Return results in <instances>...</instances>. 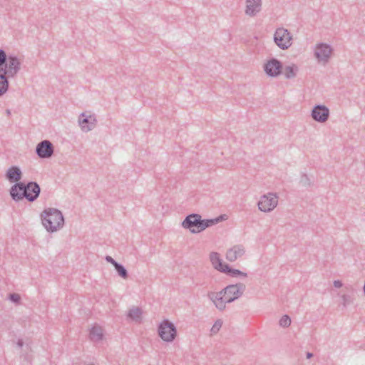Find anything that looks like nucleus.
<instances>
[{"label":"nucleus","mask_w":365,"mask_h":365,"mask_svg":"<svg viewBox=\"0 0 365 365\" xmlns=\"http://www.w3.org/2000/svg\"><path fill=\"white\" fill-rule=\"evenodd\" d=\"M16 344H17V346L19 348H22V346H24V341H23V339H18Z\"/></svg>","instance_id":"2f4dec72"},{"label":"nucleus","mask_w":365,"mask_h":365,"mask_svg":"<svg viewBox=\"0 0 365 365\" xmlns=\"http://www.w3.org/2000/svg\"><path fill=\"white\" fill-rule=\"evenodd\" d=\"M23 173L20 168L17 165H12L9 167L5 174V178L12 183H17L21 182Z\"/></svg>","instance_id":"4468645a"},{"label":"nucleus","mask_w":365,"mask_h":365,"mask_svg":"<svg viewBox=\"0 0 365 365\" xmlns=\"http://www.w3.org/2000/svg\"><path fill=\"white\" fill-rule=\"evenodd\" d=\"M78 123L83 131L88 132L96 127L97 120L95 115H86L83 113L78 118Z\"/></svg>","instance_id":"ddd939ff"},{"label":"nucleus","mask_w":365,"mask_h":365,"mask_svg":"<svg viewBox=\"0 0 365 365\" xmlns=\"http://www.w3.org/2000/svg\"><path fill=\"white\" fill-rule=\"evenodd\" d=\"M90 338L93 341H101L103 338V333L101 327L98 326L93 327L90 330Z\"/></svg>","instance_id":"4be33fe9"},{"label":"nucleus","mask_w":365,"mask_h":365,"mask_svg":"<svg viewBox=\"0 0 365 365\" xmlns=\"http://www.w3.org/2000/svg\"><path fill=\"white\" fill-rule=\"evenodd\" d=\"M222 326V321L221 319H217L215 322V324H213V326L212 327V328L210 329L211 333L217 334L220 331Z\"/></svg>","instance_id":"cd10ccee"},{"label":"nucleus","mask_w":365,"mask_h":365,"mask_svg":"<svg viewBox=\"0 0 365 365\" xmlns=\"http://www.w3.org/2000/svg\"><path fill=\"white\" fill-rule=\"evenodd\" d=\"M313 356H314V355H313V354H312V353H311V352H307V353H306V357H307V359H311L312 357H313Z\"/></svg>","instance_id":"473e14b6"},{"label":"nucleus","mask_w":365,"mask_h":365,"mask_svg":"<svg viewBox=\"0 0 365 365\" xmlns=\"http://www.w3.org/2000/svg\"><path fill=\"white\" fill-rule=\"evenodd\" d=\"M279 324L282 327H288L291 324V318L285 314L279 319Z\"/></svg>","instance_id":"a878e982"},{"label":"nucleus","mask_w":365,"mask_h":365,"mask_svg":"<svg viewBox=\"0 0 365 365\" xmlns=\"http://www.w3.org/2000/svg\"><path fill=\"white\" fill-rule=\"evenodd\" d=\"M277 198L276 194L272 192L262 196L257 203L259 210L264 212L273 210L277 205Z\"/></svg>","instance_id":"1a4fd4ad"},{"label":"nucleus","mask_w":365,"mask_h":365,"mask_svg":"<svg viewBox=\"0 0 365 365\" xmlns=\"http://www.w3.org/2000/svg\"><path fill=\"white\" fill-rule=\"evenodd\" d=\"M9 299L14 303L15 304H19L21 303V296L17 293H11L8 297Z\"/></svg>","instance_id":"bb28decb"},{"label":"nucleus","mask_w":365,"mask_h":365,"mask_svg":"<svg viewBox=\"0 0 365 365\" xmlns=\"http://www.w3.org/2000/svg\"><path fill=\"white\" fill-rule=\"evenodd\" d=\"M158 336L165 342H173L177 336V329L170 320L163 319L158 326Z\"/></svg>","instance_id":"39448f33"},{"label":"nucleus","mask_w":365,"mask_h":365,"mask_svg":"<svg viewBox=\"0 0 365 365\" xmlns=\"http://www.w3.org/2000/svg\"><path fill=\"white\" fill-rule=\"evenodd\" d=\"M8 61V55L5 50L0 48V69H2L4 66L6 65Z\"/></svg>","instance_id":"393cba45"},{"label":"nucleus","mask_w":365,"mask_h":365,"mask_svg":"<svg viewBox=\"0 0 365 365\" xmlns=\"http://www.w3.org/2000/svg\"><path fill=\"white\" fill-rule=\"evenodd\" d=\"M341 298H342V304H343L344 307H346L347 304H350V302H351L350 296H349L347 294H344V295H342Z\"/></svg>","instance_id":"c85d7f7f"},{"label":"nucleus","mask_w":365,"mask_h":365,"mask_svg":"<svg viewBox=\"0 0 365 365\" xmlns=\"http://www.w3.org/2000/svg\"><path fill=\"white\" fill-rule=\"evenodd\" d=\"M299 184L302 187H309L312 185L313 182L307 174H302L299 180Z\"/></svg>","instance_id":"b1692460"},{"label":"nucleus","mask_w":365,"mask_h":365,"mask_svg":"<svg viewBox=\"0 0 365 365\" xmlns=\"http://www.w3.org/2000/svg\"><path fill=\"white\" fill-rule=\"evenodd\" d=\"M227 219L226 215H220L211 219H202V216L197 213H192L185 217L182 222V227L189 230L192 234L200 233L205 229L217 225Z\"/></svg>","instance_id":"7ed1b4c3"},{"label":"nucleus","mask_w":365,"mask_h":365,"mask_svg":"<svg viewBox=\"0 0 365 365\" xmlns=\"http://www.w3.org/2000/svg\"><path fill=\"white\" fill-rule=\"evenodd\" d=\"M299 71L298 66L295 64L286 66L283 68V73L287 79H292L297 76Z\"/></svg>","instance_id":"412c9836"},{"label":"nucleus","mask_w":365,"mask_h":365,"mask_svg":"<svg viewBox=\"0 0 365 365\" xmlns=\"http://www.w3.org/2000/svg\"><path fill=\"white\" fill-rule=\"evenodd\" d=\"M246 286L242 283L230 284L218 292H210L207 296L215 304L217 309L222 311L227 303H232L239 299L244 293Z\"/></svg>","instance_id":"f257e3e1"},{"label":"nucleus","mask_w":365,"mask_h":365,"mask_svg":"<svg viewBox=\"0 0 365 365\" xmlns=\"http://www.w3.org/2000/svg\"><path fill=\"white\" fill-rule=\"evenodd\" d=\"M105 259L112 264L113 265V267H115V264H118V262L117 261H115L112 257L109 256V255H107L106 257H105Z\"/></svg>","instance_id":"c756f323"},{"label":"nucleus","mask_w":365,"mask_h":365,"mask_svg":"<svg viewBox=\"0 0 365 365\" xmlns=\"http://www.w3.org/2000/svg\"><path fill=\"white\" fill-rule=\"evenodd\" d=\"M21 62L19 57L14 54L8 55V61L0 72H3L10 78H14L21 70Z\"/></svg>","instance_id":"0eeeda50"},{"label":"nucleus","mask_w":365,"mask_h":365,"mask_svg":"<svg viewBox=\"0 0 365 365\" xmlns=\"http://www.w3.org/2000/svg\"><path fill=\"white\" fill-rule=\"evenodd\" d=\"M142 314L143 311L141 308L134 307L128 311L127 317L135 322H140L142 319Z\"/></svg>","instance_id":"6ab92c4d"},{"label":"nucleus","mask_w":365,"mask_h":365,"mask_svg":"<svg viewBox=\"0 0 365 365\" xmlns=\"http://www.w3.org/2000/svg\"><path fill=\"white\" fill-rule=\"evenodd\" d=\"M41 193V187L36 181L19 182L14 184L9 194L11 199L18 202L26 199L29 202L36 201Z\"/></svg>","instance_id":"f03ea898"},{"label":"nucleus","mask_w":365,"mask_h":365,"mask_svg":"<svg viewBox=\"0 0 365 365\" xmlns=\"http://www.w3.org/2000/svg\"><path fill=\"white\" fill-rule=\"evenodd\" d=\"M332 51L330 45L326 43H319L316 46L314 56L319 61L327 63L330 58Z\"/></svg>","instance_id":"f8f14e48"},{"label":"nucleus","mask_w":365,"mask_h":365,"mask_svg":"<svg viewBox=\"0 0 365 365\" xmlns=\"http://www.w3.org/2000/svg\"><path fill=\"white\" fill-rule=\"evenodd\" d=\"M311 116L318 123H324L329 118V109L324 105H316L312 110Z\"/></svg>","instance_id":"9b49d317"},{"label":"nucleus","mask_w":365,"mask_h":365,"mask_svg":"<svg viewBox=\"0 0 365 365\" xmlns=\"http://www.w3.org/2000/svg\"><path fill=\"white\" fill-rule=\"evenodd\" d=\"M210 259L212 262L213 267L218 270L219 272L222 273V270L225 266L228 265V264L224 263L220 258V254L215 252H212L210 254Z\"/></svg>","instance_id":"f3484780"},{"label":"nucleus","mask_w":365,"mask_h":365,"mask_svg":"<svg viewBox=\"0 0 365 365\" xmlns=\"http://www.w3.org/2000/svg\"><path fill=\"white\" fill-rule=\"evenodd\" d=\"M54 152V147L48 140H43L38 143L36 147V153L41 159L50 158Z\"/></svg>","instance_id":"9d476101"},{"label":"nucleus","mask_w":365,"mask_h":365,"mask_svg":"<svg viewBox=\"0 0 365 365\" xmlns=\"http://www.w3.org/2000/svg\"><path fill=\"white\" fill-rule=\"evenodd\" d=\"M114 267L118 274L120 277L123 279H127L128 277V272L124 265L118 262V264H115Z\"/></svg>","instance_id":"5701e85b"},{"label":"nucleus","mask_w":365,"mask_h":365,"mask_svg":"<svg viewBox=\"0 0 365 365\" xmlns=\"http://www.w3.org/2000/svg\"><path fill=\"white\" fill-rule=\"evenodd\" d=\"M6 113L7 115H11V110L9 109H6Z\"/></svg>","instance_id":"72a5a7b5"},{"label":"nucleus","mask_w":365,"mask_h":365,"mask_svg":"<svg viewBox=\"0 0 365 365\" xmlns=\"http://www.w3.org/2000/svg\"><path fill=\"white\" fill-rule=\"evenodd\" d=\"M245 252V251L242 245H235L227 251L226 259L229 262H233L239 257H241L242 255H244Z\"/></svg>","instance_id":"dca6fc26"},{"label":"nucleus","mask_w":365,"mask_h":365,"mask_svg":"<svg viewBox=\"0 0 365 365\" xmlns=\"http://www.w3.org/2000/svg\"><path fill=\"white\" fill-rule=\"evenodd\" d=\"M292 36L286 29L278 28L274 34V41L281 49L285 50L292 46Z\"/></svg>","instance_id":"423d86ee"},{"label":"nucleus","mask_w":365,"mask_h":365,"mask_svg":"<svg viewBox=\"0 0 365 365\" xmlns=\"http://www.w3.org/2000/svg\"><path fill=\"white\" fill-rule=\"evenodd\" d=\"M10 77L0 72V96L4 95L9 90Z\"/></svg>","instance_id":"aec40b11"},{"label":"nucleus","mask_w":365,"mask_h":365,"mask_svg":"<svg viewBox=\"0 0 365 365\" xmlns=\"http://www.w3.org/2000/svg\"><path fill=\"white\" fill-rule=\"evenodd\" d=\"M333 284L336 288H340L343 286V283L340 280H334Z\"/></svg>","instance_id":"7c9ffc66"},{"label":"nucleus","mask_w":365,"mask_h":365,"mask_svg":"<svg viewBox=\"0 0 365 365\" xmlns=\"http://www.w3.org/2000/svg\"><path fill=\"white\" fill-rule=\"evenodd\" d=\"M222 273H225L231 277H246L247 276V273L243 272L240 269L232 268L229 264L225 267L222 270Z\"/></svg>","instance_id":"a211bd4d"},{"label":"nucleus","mask_w":365,"mask_h":365,"mask_svg":"<svg viewBox=\"0 0 365 365\" xmlns=\"http://www.w3.org/2000/svg\"><path fill=\"white\" fill-rule=\"evenodd\" d=\"M42 225L47 232L53 233L63 227L64 217L57 208H46L41 213Z\"/></svg>","instance_id":"20e7f679"},{"label":"nucleus","mask_w":365,"mask_h":365,"mask_svg":"<svg viewBox=\"0 0 365 365\" xmlns=\"http://www.w3.org/2000/svg\"><path fill=\"white\" fill-rule=\"evenodd\" d=\"M263 68L267 76L276 78L283 73V63L279 59L272 57L267 61Z\"/></svg>","instance_id":"6e6552de"},{"label":"nucleus","mask_w":365,"mask_h":365,"mask_svg":"<svg viewBox=\"0 0 365 365\" xmlns=\"http://www.w3.org/2000/svg\"><path fill=\"white\" fill-rule=\"evenodd\" d=\"M262 0H246L245 14L251 17L255 16L261 11Z\"/></svg>","instance_id":"2eb2a0df"}]
</instances>
